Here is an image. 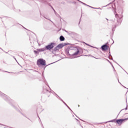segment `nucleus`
<instances>
[{"mask_svg":"<svg viewBox=\"0 0 128 128\" xmlns=\"http://www.w3.org/2000/svg\"><path fill=\"white\" fill-rule=\"evenodd\" d=\"M38 118H40V116H38Z\"/></svg>","mask_w":128,"mask_h":128,"instance_id":"obj_43","label":"nucleus"},{"mask_svg":"<svg viewBox=\"0 0 128 128\" xmlns=\"http://www.w3.org/2000/svg\"><path fill=\"white\" fill-rule=\"evenodd\" d=\"M76 117H78V116H76Z\"/></svg>","mask_w":128,"mask_h":128,"instance_id":"obj_53","label":"nucleus"},{"mask_svg":"<svg viewBox=\"0 0 128 128\" xmlns=\"http://www.w3.org/2000/svg\"><path fill=\"white\" fill-rule=\"evenodd\" d=\"M0 50H2L3 52H4V50H2V48L0 47Z\"/></svg>","mask_w":128,"mask_h":128,"instance_id":"obj_34","label":"nucleus"},{"mask_svg":"<svg viewBox=\"0 0 128 128\" xmlns=\"http://www.w3.org/2000/svg\"><path fill=\"white\" fill-rule=\"evenodd\" d=\"M112 64V68H114V65H112V64Z\"/></svg>","mask_w":128,"mask_h":128,"instance_id":"obj_39","label":"nucleus"},{"mask_svg":"<svg viewBox=\"0 0 128 128\" xmlns=\"http://www.w3.org/2000/svg\"><path fill=\"white\" fill-rule=\"evenodd\" d=\"M76 117H78V116H76Z\"/></svg>","mask_w":128,"mask_h":128,"instance_id":"obj_54","label":"nucleus"},{"mask_svg":"<svg viewBox=\"0 0 128 128\" xmlns=\"http://www.w3.org/2000/svg\"><path fill=\"white\" fill-rule=\"evenodd\" d=\"M68 44L71 45L72 44L70 43H60L59 44L58 46H56L55 48H54L53 51H52V54H54V52H58L60 48H62L64 46H68Z\"/></svg>","mask_w":128,"mask_h":128,"instance_id":"obj_3","label":"nucleus"},{"mask_svg":"<svg viewBox=\"0 0 128 128\" xmlns=\"http://www.w3.org/2000/svg\"><path fill=\"white\" fill-rule=\"evenodd\" d=\"M13 58L15 60L16 62H18V64H19V66H20V64H18V62L16 58H14V56H13Z\"/></svg>","mask_w":128,"mask_h":128,"instance_id":"obj_17","label":"nucleus"},{"mask_svg":"<svg viewBox=\"0 0 128 128\" xmlns=\"http://www.w3.org/2000/svg\"><path fill=\"white\" fill-rule=\"evenodd\" d=\"M46 60L42 58H39L38 60L36 62V64L39 66V68H43L44 70H46V67L44 68V66H46Z\"/></svg>","mask_w":128,"mask_h":128,"instance_id":"obj_2","label":"nucleus"},{"mask_svg":"<svg viewBox=\"0 0 128 128\" xmlns=\"http://www.w3.org/2000/svg\"><path fill=\"white\" fill-rule=\"evenodd\" d=\"M6 54H8V52H6Z\"/></svg>","mask_w":128,"mask_h":128,"instance_id":"obj_51","label":"nucleus"},{"mask_svg":"<svg viewBox=\"0 0 128 128\" xmlns=\"http://www.w3.org/2000/svg\"><path fill=\"white\" fill-rule=\"evenodd\" d=\"M118 82H119V84H120V80H118Z\"/></svg>","mask_w":128,"mask_h":128,"instance_id":"obj_29","label":"nucleus"},{"mask_svg":"<svg viewBox=\"0 0 128 128\" xmlns=\"http://www.w3.org/2000/svg\"><path fill=\"white\" fill-rule=\"evenodd\" d=\"M114 44V41L113 40V43L112 44Z\"/></svg>","mask_w":128,"mask_h":128,"instance_id":"obj_41","label":"nucleus"},{"mask_svg":"<svg viewBox=\"0 0 128 128\" xmlns=\"http://www.w3.org/2000/svg\"><path fill=\"white\" fill-rule=\"evenodd\" d=\"M37 42H38V44L39 46H40V43H38V40H37Z\"/></svg>","mask_w":128,"mask_h":128,"instance_id":"obj_28","label":"nucleus"},{"mask_svg":"<svg viewBox=\"0 0 128 128\" xmlns=\"http://www.w3.org/2000/svg\"><path fill=\"white\" fill-rule=\"evenodd\" d=\"M76 117H78V116H76Z\"/></svg>","mask_w":128,"mask_h":128,"instance_id":"obj_52","label":"nucleus"},{"mask_svg":"<svg viewBox=\"0 0 128 128\" xmlns=\"http://www.w3.org/2000/svg\"><path fill=\"white\" fill-rule=\"evenodd\" d=\"M76 120H77V122H80V120H78V119L77 118H76Z\"/></svg>","mask_w":128,"mask_h":128,"instance_id":"obj_37","label":"nucleus"},{"mask_svg":"<svg viewBox=\"0 0 128 128\" xmlns=\"http://www.w3.org/2000/svg\"><path fill=\"white\" fill-rule=\"evenodd\" d=\"M124 88H126V86H124Z\"/></svg>","mask_w":128,"mask_h":128,"instance_id":"obj_47","label":"nucleus"},{"mask_svg":"<svg viewBox=\"0 0 128 128\" xmlns=\"http://www.w3.org/2000/svg\"><path fill=\"white\" fill-rule=\"evenodd\" d=\"M108 122H115L116 124V118H115V119H114V120L108 121L106 122V123H108Z\"/></svg>","mask_w":128,"mask_h":128,"instance_id":"obj_14","label":"nucleus"},{"mask_svg":"<svg viewBox=\"0 0 128 128\" xmlns=\"http://www.w3.org/2000/svg\"><path fill=\"white\" fill-rule=\"evenodd\" d=\"M116 18L118 20H121V18H122V14L118 15V14H116Z\"/></svg>","mask_w":128,"mask_h":128,"instance_id":"obj_10","label":"nucleus"},{"mask_svg":"<svg viewBox=\"0 0 128 128\" xmlns=\"http://www.w3.org/2000/svg\"><path fill=\"white\" fill-rule=\"evenodd\" d=\"M59 39L60 42H64V40H66V38H64V36L62 35L60 36Z\"/></svg>","mask_w":128,"mask_h":128,"instance_id":"obj_12","label":"nucleus"},{"mask_svg":"<svg viewBox=\"0 0 128 128\" xmlns=\"http://www.w3.org/2000/svg\"><path fill=\"white\" fill-rule=\"evenodd\" d=\"M108 62H110V64H112V62H110V61H109V60H108Z\"/></svg>","mask_w":128,"mask_h":128,"instance_id":"obj_32","label":"nucleus"},{"mask_svg":"<svg viewBox=\"0 0 128 128\" xmlns=\"http://www.w3.org/2000/svg\"><path fill=\"white\" fill-rule=\"evenodd\" d=\"M78 106L80 107V105H78Z\"/></svg>","mask_w":128,"mask_h":128,"instance_id":"obj_50","label":"nucleus"},{"mask_svg":"<svg viewBox=\"0 0 128 128\" xmlns=\"http://www.w3.org/2000/svg\"><path fill=\"white\" fill-rule=\"evenodd\" d=\"M88 55H84V56H87Z\"/></svg>","mask_w":128,"mask_h":128,"instance_id":"obj_44","label":"nucleus"},{"mask_svg":"<svg viewBox=\"0 0 128 128\" xmlns=\"http://www.w3.org/2000/svg\"><path fill=\"white\" fill-rule=\"evenodd\" d=\"M89 46H90V48H97L98 49V48L92 46V45H90Z\"/></svg>","mask_w":128,"mask_h":128,"instance_id":"obj_18","label":"nucleus"},{"mask_svg":"<svg viewBox=\"0 0 128 128\" xmlns=\"http://www.w3.org/2000/svg\"><path fill=\"white\" fill-rule=\"evenodd\" d=\"M125 110H128V105H126V108H124Z\"/></svg>","mask_w":128,"mask_h":128,"instance_id":"obj_25","label":"nucleus"},{"mask_svg":"<svg viewBox=\"0 0 128 128\" xmlns=\"http://www.w3.org/2000/svg\"><path fill=\"white\" fill-rule=\"evenodd\" d=\"M112 36H114V33H112L110 34V36L111 38H112Z\"/></svg>","mask_w":128,"mask_h":128,"instance_id":"obj_23","label":"nucleus"},{"mask_svg":"<svg viewBox=\"0 0 128 128\" xmlns=\"http://www.w3.org/2000/svg\"><path fill=\"white\" fill-rule=\"evenodd\" d=\"M58 62V61H56V62H54L52 63L51 64H54L55 62Z\"/></svg>","mask_w":128,"mask_h":128,"instance_id":"obj_35","label":"nucleus"},{"mask_svg":"<svg viewBox=\"0 0 128 128\" xmlns=\"http://www.w3.org/2000/svg\"><path fill=\"white\" fill-rule=\"evenodd\" d=\"M6 72H9L10 74V72H6V71H5Z\"/></svg>","mask_w":128,"mask_h":128,"instance_id":"obj_40","label":"nucleus"},{"mask_svg":"<svg viewBox=\"0 0 128 128\" xmlns=\"http://www.w3.org/2000/svg\"><path fill=\"white\" fill-rule=\"evenodd\" d=\"M0 126H6V125L4 124H2L0 123Z\"/></svg>","mask_w":128,"mask_h":128,"instance_id":"obj_26","label":"nucleus"},{"mask_svg":"<svg viewBox=\"0 0 128 128\" xmlns=\"http://www.w3.org/2000/svg\"><path fill=\"white\" fill-rule=\"evenodd\" d=\"M124 109H122L120 111V112H119V114H120V112H122V110H124Z\"/></svg>","mask_w":128,"mask_h":128,"instance_id":"obj_31","label":"nucleus"},{"mask_svg":"<svg viewBox=\"0 0 128 128\" xmlns=\"http://www.w3.org/2000/svg\"><path fill=\"white\" fill-rule=\"evenodd\" d=\"M79 118V120H82V122H84V120H82L80 118Z\"/></svg>","mask_w":128,"mask_h":128,"instance_id":"obj_30","label":"nucleus"},{"mask_svg":"<svg viewBox=\"0 0 128 128\" xmlns=\"http://www.w3.org/2000/svg\"><path fill=\"white\" fill-rule=\"evenodd\" d=\"M83 44H86V46H90V44H88V43H86V42H83Z\"/></svg>","mask_w":128,"mask_h":128,"instance_id":"obj_19","label":"nucleus"},{"mask_svg":"<svg viewBox=\"0 0 128 128\" xmlns=\"http://www.w3.org/2000/svg\"><path fill=\"white\" fill-rule=\"evenodd\" d=\"M43 92H46L48 94H50L52 92H51L49 91L47 89H43Z\"/></svg>","mask_w":128,"mask_h":128,"instance_id":"obj_13","label":"nucleus"},{"mask_svg":"<svg viewBox=\"0 0 128 128\" xmlns=\"http://www.w3.org/2000/svg\"><path fill=\"white\" fill-rule=\"evenodd\" d=\"M70 46V50H74L75 48L76 49V48H78V46H76V47L74 46Z\"/></svg>","mask_w":128,"mask_h":128,"instance_id":"obj_15","label":"nucleus"},{"mask_svg":"<svg viewBox=\"0 0 128 128\" xmlns=\"http://www.w3.org/2000/svg\"><path fill=\"white\" fill-rule=\"evenodd\" d=\"M76 51L74 52L73 54H72V56L74 57H71V58H78V56H76L78 54H82L84 52V50L80 48L78 46V48H76Z\"/></svg>","mask_w":128,"mask_h":128,"instance_id":"obj_5","label":"nucleus"},{"mask_svg":"<svg viewBox=\"0 0 128 128\" xmlns=\"http://www.w3.org/2000/svg\"><path fill=\"white\" fill-rule=\"evenodd\" d=\"M56 46V42H50L48 45L46 46L44 48H43V50L44 52H46V50H50V52L52 50H54V48Z\"/></svg>","mask_w":128,"mask_h":128,"instance_id":"obj_4","label":"nucleus"},{"mask_svg":"<svg viewBox=\"0 0 128 128\" xmlns=\"http://www.w3.org/2000/svg\"><path fill=\"white\" fill-rule=\"evenodd\" d=\"M54 12H56V10H54Z\"/></svg>","mask_w":128,"mask_h":128,"instance_id":"obj_48","label":"nucleus"},{"mask_svg":"<svg viewBox=\"0 0 128 128\" xmlns=\"http://www.w3.org/2000/svg\"><path fill=\"white\" fill-rule=\"evenodd\" d=\"M58 61H60V60H57V62H58Z\"/></svg>","mask_w":128,"mask_h":128,"instance_id":"obj_49","label":"nucleus"},{"mask_svg":"<svg viewBox=\"0 0 128 128\" xmlns=\"http://www.w3.org/2000/svg\"><path fill=\"white\" fill-rule=\"evenodd\" d=\"M50 94H49V95L48 96V98H50Z\"/></svg>","mask_w":128,"mask_h":128,"instance_id":"obj_42","label":"nucleus"},{"mask_svg":"<svg viewBox=\"0 0 128 128\" xmlns=\"http://www.w3.org/2000/svg\"><path fill=\"white\" fill-rule=\"evenodd\" d=\"M59 98V100H61V102H64V100H62V98H60V97H58Z\"/></svg>","mask_w":128,"mask_h":128,"instance_id":"obj_21","label":"nucleus"},{"mask_svg":"<svg viewBox=\"0 0 128 128\" xmlns=\"http://www.w3.org/2000/svg\"><path fill=\"white\" fill-rule=\"evenodd\" d=\"M100 48L102 50H108V47L106 44H104L101 46Z\"/></svg>","mask_w":128,"mask_h":128,"instance_id":"obj_9","label":"nucleus"},{"mask_svg":"<svg viewBox=\"0 0 128 128\" xmlns=\"http://www.w3.org/2000/svg\"><path fill=\"white\" fill-rule=\"evenodd\" d=\"M63 102V104H64V105H65L67 108H68V105L66 104V102H64V101L63 102Z\"/></svg>","mask_w":128,"mask_h":128,"instance_id":"obj_20","label":"nucleus"},{"mask_svg":"<svg viewBox=\"0 0 128 128\" xmlns=\"http://www.w3.org/2000/svg\"><path fill=\"white\" fill-rule=\"evenodd\" d=\"M20 114H22V116H24V114H22V113L20 112Z\"/></svg>","mask_w":128,"mask_h":128,"instance_id":"obj_45","label":"nucleus"},{"mask_svg":"<svg viewBox=\"0 0 128 128\" xmlns=\"http://www.w3.org/2000/svg\"><path fill=\"white\" fill-rule=\"evenodd\" d=\"M54 92V94H56V96H58V98H60V96H58V94H56V92Z\"/></svg>","mask_w":128,"mask_h":128,"instance_id":"obj_22","label":"nucleus"},{"mask_svg":"<svg viewBox=\"0 0 128 128\" xmlns=\"http://www.w3.org/2000/svg\"><path fill=\"white\" fill-rule=\"evenodd\" d=\"M116 64H117L119 66H120V68H122V67L120 66V64H118V62H116Z\"/></svg>","mask_w":128,"mask_h":128,"instance_id":"obj_36","label":"nucleus"},{"mask_svg":"<svg viewBox=\"0 0 128 128\" xmlns=\"http://www.w3.org/2000/svg\"><path fill=\"white\" fill-rule=\"evenodd\" d=\"M68 108V110H71V112H72V109L70 108V106H68V107H67Z\"/></svg>","mask_w":128,"mask_h":128,"instance_id":"obj_24","label":"nucleus"},{"mask_svg":"<svg viewBox=\"0 0 128 128\" xmlns=\"http://www.w3.org/2000/svg\"><path fill=\"white\" fill-rule=\"evenodd\" d=\"M44 52L43 48H38L37 50H34V52L35 54H38L40 52Z\"/></svg>","mask_w":128,"mask_h":128,"instance_id":"obj_8","label":"nucleus"},{"mask_svg":"<svg viewBox=\"0 0 128 128\" xmlns=\"http://www.w3.org/2000/svg\"><path fill=\"white\" fill-rule=\"evenodd\" d=\"M0 96H2V98L4 100L7 102H9V104H10L12 106V108H14V110H18V108H16V103L14 101V100L10 99V97H8L6 94L0 92Z\"/></svg>","mask_w":128,"mask_h":128,"instance_id":"obj_1","label":"nucleus"},{"mask_svg":"<svg viewBox=\"0 0 128 128\" xmlns=\"http://www.w3.org/2000/svg\"><path fill=\"white\" fill-rule=\"evenodd\" d=\"M92 58H96V60H98V58H96V57H94V56H92Z\"/></svg>","mask_w":128,"mask_h":128,"instance_id":"obj_33","label":"nucleus"},{"mask_svg":"<svg viewBox=\"0 0 128 128\" xmlns=\"http://www.w3.org/2000/svg\"><path fill=\"white\" fill-rule=\"evenodd\" d=\"M81 2L83 4H84L85 6H86V4H84V2Z\"/></svg>","mask_w":128,"mask_h":128,"instance_id":"obj_27","label":"nucleus"},{"mask_svg":"<svg viewBox=\"0 0 128 128\" xmlns=\"http://www.w3.org/2000/svg\"><path fill=\"white\" fill-rule=\"evenodd\" d=\"M112 68L114 70V72H116V70H114V67H113Z\"/></svg>","mask_w":128,"mask_h":128,"instance_id":"obj_38","label":"nucleus"},{"mask_svg":"<svg viewBox=\"0 0 128 128\" xmlns=\"http://www.w3.org/2000/svg\"><path fill=\"white\" fill-rule=\"evenodd\" d=\"M44 84H46V86H48V88H50V90H52V89L50 88V86L48 84V82H46V80H44Z\"/></svg>","mask_w":128,"mask_h":128,"instance_id":"obj_16","label":"nucleus"},{"mask_svg":"<svg viewBox=\"0 0 128 128\" xmlns=\"http://www.w3.org/2000/svg\"><path fill=\"white\" fill-rule=\"evenodd\" d=\"M44 78V76H43Z\"/></svg>","mask_w":128,"mask_h":128,"instance_id":"obj_46","label":"nucleus"},{"mask_svg":"<svg viewBox=\"0 0 128 128\" xmlns=\"http://www.w3.org/2000/svg\"><path fill=\"white\" fill-rule=\"evenodd\" d=\"M70 46H68L66 48H65V52L66 56H69L70 58H74V56H72V54H70Z\"/></svg>","mask_w":128,"mask_h":128,"instance_id":"obj_7","label":"nucleus"},{"mask_svg":"<svg viewBox=\"0 0 128 128\" xmlns=\"http://www.w3.org/2000/svg\"><path fill=\"white\" fill-rule=\"evenodd\" d=\"M108 54H109V56H108L109 60H113L114 62H116H116L114 60V58H112V54H110V52H109Z\"/></svg>","mask_w":128,"mask_h":128,"instance_id":"obj_11","label":"nucleus"},{"mask_svg":"<svg viewBox=\"0 0 128 128\" xmlns=\"http://www.w3.org/2000/svg\"><path fill=\"white\" fill-rule=\"evenodd\" d=\"M126 120H128V118L124 119H117L116 120V124H122V122H124Z\"/></svg>","mask_w":128,"mask_h":128,"instance_id":"obj_6","label":"nucleus"},{"mask_svg":"<svg viewBox=\"0 0 128 128\" xmlns=\"http://www.w3.org/2000/svg\"><path fill=\"white\" fill-rule=\"evenodd\" d=\"M78 0V2H80V0Z\"/></svg>","mask_w":128,"mask_h":128,"instance_id":"obj_55","label":"nucleus"}]
</instances>
